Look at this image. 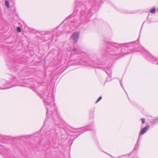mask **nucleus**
Listing matches in <instances>:
<instances>
[{
    "label": "nucleus",
    "instance_id": "1",
    "mask_svg": "<svg viewBox=\"0 0 158 158\" xmlns=\"http://www.w3.org/2000/svg\"><path fill=\"white\" fill-rule=\"evenodd\" d=\"M44 102L45 103V105L47 109V114L48 112V110H50L49 107H51L50 105V104L49 103V100L48 98H47L46 99H44Z\"/></svg>",
    "mask_w": 158,
    "mask_h": 158
},
{
    "label": "nucleus",
    "instance_id": "10",
    "mask_svg": "<svg viewBox=\"0 0 158 158\" xmlns=\"http://www.w3.org/2000/svg\"><path fill=\"white\" fill-rule=\"evenodd\" d=\"M9 88H10V87L6 88H0V89H9Z\"/></svg>",
    "mask_w": 158,
    "mask_h": 158
},
{
    "label": "nucleus",
    "instance_id": "8",
    "mask_svg": "<svg viewBox=\"0 0 158 158\" xmlns=\"http://www.w3.org/2000/svg\"><path fill=\"white\" fill-rule=\"evenodd\" d=\"M102 98V97L101 96H100L99 97V98H98L97 101L96 102V103H97L99 101H100Z\"/></svg>",
    "mask_w": 158,
    "mask_h": 158
},
{
    "label": "nucleus",
    "instance_id": "9",
    "mask_svg": "<svg viewBox=\"0 0 158 158\" xmlns=\"http://www.w3.org/2000/svg\"><path fill=\"white\" fill-rule=\"evenodd\" d=\"M141 119H142V123H144L145 122V120L143 118H142Z\"/></svg>",
    "mask_w": 158,
    "mask_h": 158
},
{
    "label": "nucleus",
    "instance_id": "15",
    "mask_svg": "<svg viewBox=\"0 0 158 158\" xmlns=\"http://www.w3.org/2000/svg\"><path fill=\"white\" fill-rule=\"evenodd\" d=\"M157 64H158V63H157Z\"/></svg>",
    "mask_w": 158,
    "mask_h": 158
},
{
    "label": "nucleus",
    "instance_id": "12",
    "mask_svg": "<svg viewBox=\"0 0 158 158\" xmlns=\"http://www.w3.org/2000/svg\"><path fill=\"white\" fill-rule=\"evenodd\" d=\"M109 155L111 157H112V156H111V155Z\"/></svg>",
    "mask_w": 158,
    "mask_h": 158
},
{
    "label": "nucleus",
    "instance_id": "3",
    "mask_svg": "<svg viewBox=\"0 0 158 158\" xmlns=\"http://www.w3.org/2000/svg\"><path fill=\"white\" fill-rule=\"evenodd\" d=\"M149 127V126H147L142 129L140 131L139 136H140V135L143 134L148 129Z\"/></svg>",
    "mask_w": 158,
    "mask_h": 158
},
{
    "label": "nucleus",
    "instance_id": "5",
    "mask_svg": "<svg viewBox=\"0 0 158 158\" xmlns=\"http://www.w3.org/2000/svg\"><path fill=\"white\" fill-rule=\"evenodd\" d=\"M158 122V118L153 120V121L151 122L152 124H154Z\"/></svg>",
    "mask_w": 158,
    "mask_h": 158
},
{
    "label": "nucleus",
    "instance_id": "7",
    "mask_svg": "<svg viewBox=\"0 0 158 158\" xmlns=\"http://www.w3.org/2000/svg\"><path fill=\"white\" fill-rule=\"evenodd\" d=\"M17 31L18 32H20L21 31L20 28L19 27H18L17 28Z\"/></svg>",
    "mask_w": 158,
    "mask_h": 158
},
{
    "label": "nucleus",
    "instance_id": "6",
    "mask_svg": "<svg viewBox=\"0 0 158 158\" xmlns=\"http://www.w3.org/2000/svg\"><path fill=\"white\" fill-rule=\"evenodd\" d=\"M156 9L155 8H153L150 10V12L151 13H155Z\"/></svg>",
    "mask_w": 158,
    "mask_h": 158
},
{
    "label": "nucleus",
    "instance_id": "2",
    "mask_svg": "<svg viewBox=\"0 0 158 158\" xmlns=\"http://www.w3.org/2000/svg\"><path fill=\"white\" fill-rule=\"evenodd\" d=\"M79 37V33L77 32H74L71 36V38L75 41V43H76Z\"/></svg>",
    "mask_w": 158,
    "mask_h": 158
},
{
    "label": "nucleus",
    "instance_id": "14",
    "mask_svg": "<svg viewBox=\"0 0 158 158\" xmlns=\"http://www.w3.org/2000/svg\"><path fill=\"white\" fill-rule=\"evenodd\" d=\"M157 11H158V8L157 9Z\"/></svg>",
    "mask_w": 158,
    "mask_h": 158
},
{
    "label": "nucleus",
    "instance_id": "4",
    "mask_svg": "<svg viewBox=\"0 0 158 158\" xmlns=\"http://www.w3.org/2000/svg\"><path fill=\"white\" fill-rule=\"evenodd\" d=\"M5 4L6 6L8 8L9 7V3L8 1L6 0L5 2Z\"/></svg>",
    "mask_w": 158,
    "mask_h": 158
},
{
    "label": "nucleus",
    "instance_id": "11",
    "mask_svg": "<svg viewBox=\"0 0 158 158\" xmlns=\"http://www.w3.org/2000/svg\"><path fill=\"white\" fill-rule=\"evenodd\" d=\"M76 50V48H74L73 49V51H75Z\"/></svg>",
    "mask_w": 158,
    "mask_h": 158
},
{
    "label": "nucleus",
    "instance_id": "13",
    "mask_svg": "<svg viewBox=\"0 0 158 158\" xmlns=\"http://www.w3.org/2000/svg\"><path fill=\"white\" fill-rule=\"evenodd\" d=\"M120 83H121V84H122V82H121V81H120Z\"/></svg>",
    "mask_w": 158,
    "mask_h": 158
}]
</instances>
